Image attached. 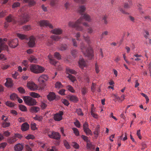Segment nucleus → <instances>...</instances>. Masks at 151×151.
Wrapping results in <instances>:
<instances>
[{"mask_svg": "<svg viewBox=\"0 0 151 151\" xmlns=\"http://www.w3.org/2000/svg\"><path fill=\"white\" fill-rule=\"evenodd\" d=\"M80 49L85 56L88 57L90 59H92L93 56V51L91 47L86 48V46L82 42L81 43Z\"/></svg>", "mask_w": 151, "mask_h": 151, "instance_id": "nucleus-1", "label": "nucleus"}, {"mask_svg": "<svg viewBox=\"0 0 151 151\" xmlns=\"http://www.w3.org/2000/svg\"><path fill=\"white\" fill-rule=\"evenodd\" d=\"M49 77L47 75H42L39 77L38 79V81L39 82L38 86L40 89L43 90L46 86L45 82L48 81Z\"/></svg>", "mask_w": 151, "mask_h": 151, "instance_id": "nucleus-2", "label": "nucleus"}, {"mask_svg": "<svg viewBox=\"0 0 151 151\" xmlns=\"http://www.w3.org/2000/svg\"><path fill=\"white\" fill-rule=\"evenodd\" d=\"M29 69L32 72L35 73H42L45 70L43 67L35 64L31 65L30 66Z\"/></svg>", "mask_w": 151, "mask_h": 151, "instance_id": "nucleus-3", "label": "nucleus"}, {"mask_svg": "<svg viewBox=\"0 0 151 151\" xmlns=\"http://www.w3.org/2000/svg\"><path fill=\"white\" fill-rule=\"evenodd\" d=\"M23 99L25 103L29 106L35 105L37 103L35 99L29 96H24Z\"/></svg>", "mask_w": 151, "mask_h": 151, "instance_id": "nucleus-4", "label": "nucleus"}, {"mask_svg": "<svg viewBox=\"0 0 151 151\" xmlns=\"http://www.w3.org/2000/svg\"><path fill=\"white\" fill-rule=\"evenodd\" d=\"M48 134L50 138L56 139L58 141L60 139L61 135L58 132L54 131L50 132L48 133Z\"/></svg>", "mask_w": 151, "mask_h": 151, "instance_id": "nucleus-5", "label": "nucleus"}, {"mask_svg": "<svg viewBox=\"0 0 151 151\" xmlns=\"http://www.w3.org/2000/svg\"><path fill=\"white\" fill-rule=\"evenodd\" d=\"M40 27H49L50 29H53V26L49 21L45 20H40L38 23Z\"/></svg>", "mask_w": 151, "mask_h": 151, "instance_id": "nucleus-6", "label": "nucleus"}, {"mask_svg": "<svg viewBox=\"0 0 151 151\" xmlns=\"http://www.w3.org/2000/svg\"><path fill=\"white\" fill-rule=\"evenodd\" d=\"M29 19V15L26 13L24 14L22 19H21L19 21V24H22L28 22Z\"/></svg>", "mask_w": 151, "mask_h": 151, "instance_id": "nucleus-7", "label": "nucleus"}, {"mask_svg": "<svg viewBox=\"0 0 151 151\" xmlns=\"http://www.w3.org/2000/svg\"><path fill=\"white\" fill-rule=\"evenodd\" d=\"M7 38H3V39L0 38V44H1L0 48L2 50H6L7 51H9L8 46L6 45H4V41H7Z\"/></svg>", "mask_w": 151, "mask_h": 151, "instance_id": "nucleus-8", "label": "nucleus"}, {"mask_svg": "<svg viewBox=\"0 0 151 151\" xmlns=\"http://www.w3.org/2000/svg\"><path fill=\"white\" fill-rule=\"evenodd\" d=\"M63 113L62 111H60L59 113H56L54 115L53 119L56 121H59L62 119V115Z\"/></svg>", "mask_w": 151, "mask_h": 151, "instance_id": "nucleus-9", "label": "nucleus"}, {"mask_svg": "<svg viewBox=\"0 0 151 151\" xmlns=\"http://www.w3.org/2000/svg\"><path fill=\"white\" fill-rule=\"evenodd\" d=\"M47 99L50 101H52L55 99L57 100L58 99L56 98V95L55 93L53 92H50L47 96Z\"/></svg>", "mask_w": 151, "mask_h": 151, "instance_id": "nucleus-10", "label": "nucleus"}, {"mask_svg": "<svg viewBox=\"0 0 151 151\" xmlns=\"http://www.w3.org/2000/svg\"><path fill=\"white\" fill-rule=\"evenodd\" d=\"M18 41L17 38L12 40V41L9 42V46L13 48L17 47L18 45L17 43Z\"/></svg>", "mask_w": 151, "mask_h": 151, "instance_id": "nucleus-11", "label": "nucleus"}, {"mask_svg": "<svg viewBox=\"0 0 151 151\" xmlns=\"http://www.w3.org/2000/svg\"><path fill=\"white\" fill-rule=\"evenodd\" d=\"M78 20H79V21L76 24L75 28L78 31H82L83 29V28L80 25V24L83 21V19L81 18H80L78 19Z\"/></svg>", "mask_w": 151, "mask_h": 151, "instance_id": "nucleus-12", "label": "nucleus"}, {"mask_svg": "<svg viewBox=\"0 0 151 151\" xmlns=\"http://www.w3.org/2000/svg\"><path fill=\"white\" fill-rule=\"evenodd\" d=\"M78 63L80 67L83 68L86 65V62L84 59L81 57H80L79 59Z\"/></svg>", "mask_w": 151, "mask_h": 151, "instance_id": "nucleus-13", "label": "nucleus"}, {"mask_svg": "<svg viewBox=\"0 0 151 151\" xmlns=\"http://www.w3.org/2000/svg\"><path fill=\"white\" fill-rule=\"evenodd\" d=\"M50 32L55 35H60L62 34L63 30L60 28H57L51 30Z\"/></svg>", "mask_w": 151, "mask_h": 151, "instance_id": "nucleus-14", "label": "nucleus"}, {"mask_svg": "<svg viewBox=\"0 0 151 151\" xmlns=\"http://www.w3.org/2000/svg\"><path fill=\"white\" fill-rule=\"evenodd\" d=\"M67 98L70 101L75 103H77L78 101V97L74 95H68Z\"/></svg>", "mask_w": 151, "mask_h": 151, "instance_id": "nucleus-15", "label": "nucleus"}, {"mask_svg": "<svg viewBox=\"0 0 151 151\" xmlns=\"http://www.w3.org/2000/svg\"><path fill=\"white\" fill-rule=\"evenodd\" d=\"M29 128V125L27 122L23 124L21 126V129L22 131H26L28 130Z\"/></svg>", "mask_w": 151, "mask_h": 151, "instance_id": "nucleus-16", "label": "nucleus"}, {"mask_svg": "<svg viewBox=\"0 0 151 151\" xmlns=\"http://www.w3.org/2000/svg\"><path fill=\"white\" fill-rule=\"evenodd\" d=\"M35 86V87H37V85H36L33 82H28L27 85V87L32 91H34L35 89L34 88Z\"/></svg>", "mask_w": 151, "mask_h": 151, "instance_id": "nucleus-17", "label": "nucleus"}, {"mask_svg": "<svg viewBox=\"0 0 151 151\" xmlns=\"http://www.w3.org/2000/svg\"><path fill=\"white\" fill-rule=\"evenodd\" d=\"M23 147V144L18 143L14 146V149L15 151H21Z\"/></svg>", "mask_w": 151, "mask_h": 151, "instance_id": "nucleus-18", "label": "nucleus"}, {"mask_svg": "<svg viewBox=\"0 0 151 151\" xmlns=\"http://www.w3.org/2000/svg\"><path fill=\"white\" fill-rule=\"evenodd\" d=\"M6 82L5 83V86L8 87H11L13 86V81L11 79L7 78L6 79Z\"/></svg>", "mask_w": 151, "mask_h": 151, "instance_id": "nucleus-19", "label": "nucleus"}, {"mask_svg": "<svg viewBox=\"0 0 151 151\" xmlns=\"http://www.w3.org/2000/svg\"><path fill=\"white\" fill-rule=\"evenodd\" d=\"M29 40L28 42V45L30 47H33L35 45V38H29Z\"/></svg>", "mask_w": 151, "mask_h": 151, "instance_id": "nucleus-20", "label": "nucleus"}, {"mask_svg": "<svg viewBox=\"0 0 151 151\" xmlns=\"http://www.w3.org/2000/svg\"><path fill=\"white\" fill-rule=\"evenodd\" d=\"M40 110V108L36 106H33L31 107L29 109V111L31 113H36Z\"/></svg>", "mask_w": 151, "mask_h": 151, "instance_id": "nucleus-21", "label": "nucleus"}, {"mask_svg": "<svg viewBox=\"0 0 151 151\" xmlns=\"http://www.w3.org/2000/svg\"><path fill=\"white\" fill-rule=\"evenodd\" d=\"M80 18H82L83 20L84 19L86 21L88 22H91L92 20L91 16L87 14H85L82 17Z\"/></svg>", "mask_w": 151, "mask_h": 151, "instance_id": "nucleus-22", "label": "nucleus"}, {"mask_svg": "<svg viewBox=\"0 0 151 151\" xmlns=\"http://www.w3.org/2000/svg\"><path fill=\"white\" fill-rule=\"evenodd\" d=\"M86 9V7L85 6L81 5L79 6L78 9V13L82 14L84 12Z\"/></svg>", "mask_w": 151, "mask_h": 151, "instance_id": "nucleus-23", "label": "nucleus"}, {"mask_svg": "<svg viewBox=\"0 0 151 151\" xmlns=\"http://www.w3.org/2000/svg\"><path fill=\"white\" fill-rule=\"evenodd\" d=\"M17 140L16 138L14 136L12 137L9 138L7 139V142L10 144H12Z\"/></svg>", "mask_w": 151, "mask_h": 151, "instance_id": "nucleus-24", "label": "nucleus"}, {"mask_svg": "<svg viewBox=\"0 0 151 151\" xmlns=\"http://www.w3.org/2000/svg\"><path fill=\"white\" fill-rule=\"evenodd\" d=\"M6 20L7 22H14L15 19V18L13 15H10L6 18Z\"/></svg>", "mask_w": 151, "mask_h": 151, "instance_id": "nucleus-25", "label": "nucleus"}, {"mask_svg": "<svg viewBox=\"0 0 151 151\" xmlns=\"http://www.w3.org/2000/svg\"><path fill=\"white\" fill-rule=\"evenodd\" d=\"M86 147L87 149H89L92 151L95 148V146L92 144L90 141V142H88L87 143Z\"/></svg>", "mask_w": 151, "mask_h": 151, "instance_id": "nucleus-26", "label": "nucleus"}, {"mask_svg": "<svg viewBox=\"0 0 151 151\" xmlns=\"http://www.w3.org/2000/svg\"><path fill=\"white\" fill-rule=\"evenodd\" d=\"M100 126L98 125L95 128V130L93 132V134L95 135H96L95 136V137L97 138L98 137V135L99 134V132L100 131Z\"/></svg>", "mask_w": 151, "mask_h": 151, "instance_id": "nucleus-27", "label": "nucleus"}, {"mask_svg": "<svg viewBox=\"0 0 151 151\" xmlns=\"http://www.w3.org/2000/svg\"><path fill=\"white\" fill-rule=\"evenodd\" d=\"M28 60L31 63H37L38 62L37 59L32 55L30 57Z\"/></svg>", "mask_w": 151, "mask_h": 151, "instance_id": "nucleus-28", "label": "nucleus"}, {"mask_svg": "<svg viewBox=\"0 0 151 151\" xmlns=\"http://www.w3.org/2000/svg\"><path fill=\"white\" fill-rule=\"evenodd\" d=\"M78 21L79 20H78L75 22L72 21H70L68 22V25L70 27L75 28L76 25V24H77V23L78 22Z\"/></svg>", "mask_w": 151, "mask_h": 151, "instance_id": "nucleus-29", "label": "nucleus"}, {"mask_svg": "<svg viewBox=\"0 0 151 151\" xmlns=\"http://www.w3.org/2000/svg\"><path fill=\"white\" fill-rule=\"evenodd\" d=\"M52 39H49L48 40V42L47 45L48 46H50L53 43V41H57L59 40V38H52Z\"/></svg>", "mask_w": 151, "mask_h": 151, "instance_id": "nucleus-30", "label": "nucleus"}, {"mask_svg": "<svg viewBox=\"0 0 151 151\" xmlns=\"http://www.w3.org/2000/svg\"><path fill=\"white\" fill-rule=\"evenodd\" d=\"M132 5L131 1H129L128 2L125 3L124 5V7L125 9H128L130 8Z\"/></svg>", "mask_w": 151, "mask_h": 151, "instance_id": "nucleus-31", "label": "nucleus"}, {"mask_svg": "<svg viewBox=\"0 0 151 151\" xmlns=\"http://www.w3.org/2000/svg\"><path fill=\"white\" fill-rule=\"evenodd\" d=\"M30 95L32 97L35 98H38L41 97L38 93L34 92H30Z\"/></svg>", "mask_w": 151, "mask_h": 151, "instance_id": "nucleus-32", "label": "nucleus"}, {"mask_svg": "<svg viewBox=\"0 0 151 151\" xmlns=\"http://www.w3.org/2000/svg\"><path fill=\"white\" fill-rule=\"evenodd\" d=\"M78 51L76 50H72L71 51V54L74 58L78 56Z\"/></svg>", "mask_w": 151, "mask_h": 151, "instance_id": "nucleus-33", "label": "nucleus"}, {"mask_svg": "<svg viewBox=\"0 0 151 151\" xmlns=\"http://www.w3.org/2000/svg\"><path fill=\"white\" fill-rule=\"evenodd\" d=\"M19 109L21 111H27V107L24 105L19 104Z\"/></svg>", "mask_w": 151, "mask_h": 151, "instance_id": "nucleus-34", "label": "nucleus"}, {"mask_svg": "<svg viewBox=\"0 0 151 151\" xmlns=\"http://www.w3.org/2000/svg\"><path fill=\"white\" fill-rule=\"evenodd\" d=\"M18 97L17 95L15 93H13L10 95V98L12 101L15 100Z\"/></svg>", "mask_w": 151, "mask_h": 151, "instance_id": "nucleus-35", "label": "nucleus"}, {"mask_svg": "<svg viewBox=\"0 0 151 151\" xmlns=\"http://www.w3.org/2000/svg\"><path fill=\"white\" fill-rule=\"evenodd\" d=\"M6 104L8 106H9L10 107H14L16 104H14L13 103H12V102L10 101H7L6 102Z\"/></svg>", "mask_w": 151, "mask_h": 151, "instance_id": "nucleus-36", "label": "nucleus"}, {"mask_svg": "<svg viewBox=\"0 0 151 151\" xmlns=\"http://www.w3.org/2000/svg\"><path fill=\"white\" fill-rule=\"evenodd\" d=\"M58 0H51L50 2V5L52 7L55 6L57 4Z\"/></svg>", "mask_w": 151, "mask_h": 151, "instance_id": "nucleus-37", "label": "nucleus"}, {"mask_svg": "<svg viewBox=\"0 0 151 151\" xmlns=\"http://www.w3.org/2000/svg\"><path fill=\"white\" fill-rule=\"evenodd\" d=\"M33 119L36 120L38 121L39 122H41L43 119V117L42 116H38L36 115L35 117L33 118Z\"/></svg>", "mask_w": 151, "mask_h": 151, "instance_id": "nucleus-38", "label": "nucleus"}, {"mask_svg": "<svg viewBox=\"0 0 151 151\" xmlns=\"http://www.w3.org/2000/svg\"><path fill=\"white\" fill-rule=\"evenodd\" d=\"M73 130V132L76 136H78L79 135V132L77 129L76 128H72Z\"/></svg>", "mask_w": 151, "mask_h": 151, "instance_id": "nucleus-39", "label": "nucleus"}, {"mask_svg": "<svg viewBox=\"0 0 151 151\" xmlns=\"http://www.w3.org/2000/svg\"><path fill=\"white\" fill-rule=\"evenodd\" d=\"M54 56L58 60H60L61 59V55L59 52H55L54 54Z\"/></svg>", "mask_w": 151, "mask_h": 151, "instance_id": "nucleus-40", "label": "nucleus"}, {"mask_svg": "<svg viewBox=\"0 0 151 151\" xmlns=\"http://www.w3.org/2000/svg\"><path fill=\"white\" fill-rule=\"evenodd\" d=\"M19 92L21 94H23L25 93V90L23 88L19 87L17 88Z\"/></svg>", "mask_w": 151, "mask_h": 151, "instance_id": "nucleus-41", "label": "nucleus"}, {"mask_svg": "<svg viewBox=\"0 0 151 151\" xmlns=\"http://www.w3.org/2000/svg\"><path fill=\"white\" fill-rule=\"evenodd\" d=\"M81 138L85 141L87 143L88 142H90V140L88 139V137L85 135H82L81 136Z\"/></svg>", "mask_w": 151, "mask_h": 151, "instance_id": "nucleus-42", "label": "nucleus"}, {"mask_svg": "<svg viewBox=\"0 0 151 151\" xmlns=\"http://www.w3.org/2000/svg\"><path fill=\"white\" fill-rule=\"evenodd\" d=\"M62 85L60 82H57L55 84V87L56 88H62Z\"/></svg>", "mask_w": 151, "mask_h": 151, "instance_id": "nucleus-43", "label": "nucleus"}, {"mask_svg": "<svg viewBox=\"0 0 151 151\" xmlns=\"http://www.w3.org/2000/svg\"><path fill=\"white\" fill-rule=\"evenodd\" d=\"M68 77L71 81L72 82H74L76 80L75 77L69 74Z\"/></svg>", "mask_w": 151, "mask_h": 151, "instance_id": "nucleus-44", "label": "nucleus"}, {"mask_svg": "<svg viewBox=\"0 0 151 151\" xmlns=\"http://www.w3.org/2000/svg\"><path fill=\"white\" fill-rule=\"evenodd\" d=\"M63 143L64 146L67 149H68L70 148V146L67 140H64L63 141Z\"/></svg>", "mask_w": 151, "mask_h": 151, "instance_id": "nucleus-45", "label": "nucleus"}, {"mask_svg": "<svg viewBox=\"0 0 151 151\" xmlns=\"http://www.w3.org/2000/svg\"><path fill=\"white\" fill-rule=\"evenodd\" d=\"M76 112L77 113L78 115L83 116V115L82 110L80 108L77 109L76 110Z\"/></svg>", "mask_w": 151, "mask_h": 151, "instance_id": "nucleus-46", "label": "nucleus"}, {"mask_svg": "<svg viewBox=\"0 0 151 151\" xmlns=\"http://www.w3.org/2000/svg\"><path fill=\"white\" fill-rule=\"evenodd\" d=\"M25 138L27 139H34L35 138L34 136L31 134H28L27 136L25 137Z\"/></svg>", "mask_w": 151, "mask_h": 151, "instance_id": "nucleus-47", "label": "nucleus"}, {"mask_svg": "<svg viewBox=\"0 0 151 151\" xmlns=\"http://www.w3.org/2000/svg\"><path fill=\"white\" fill-rule=\"evenodd\" d=\"M17 36L19 38H27L26 35L19 33L16 34Z\"/></svg>", "mask_w": 151, "mask_h": 151, "instance_id": "nucleus-48", "label": "nucleus"}, {"mask_svg": "<svg viewBox=\"0 0 151 151\" xmlns=\"http://www.w3.org/2000/svg\"><path fill=\"white\" fill-rule=\"evenodd\" d=\"M68 48V47L66 45H62L60 47V49L61 51H64L66 50Z\"/></svg>", "mask_w": 151, "mask_h": 151, "instance_id": "nucleus-49", "label": "nucleus"}, {"mask_svg": "<svg viewBox=\"0 0 151 151\" xmlns=\"http://www.w3.org/2000/svg\"><path fill=\"white\" fill-rule=\"evenodd\" d=\"M67 71L68 72L74 74H75L76 73V72L74 70L69 68L67 69Z\"/></svg>", "mask_w": 151, "mask_h": 151, "instance_id": "nucleus-50", "label": "nucleus"}, {"mask_svg": "<svg viewBox=\"0 0 151 151\" xmlns=\"http://www.w3.org/2000/svg\"><path fill=\"white\" fill-rule=\"evenodd\" d=\"M72 145L73 147L76 149L79 148V145L76 142H73L72 143Z\"/></svg>", "mask_w": 151, "mask_h": 151, "instance_id": "nucleus-51", "label": "nucleus"}, {"mask_svg": "<svg viewBox=\"0 0 151 151\" xmlns=\"http://www.w3.org/2000/svg\"><path fill=\"white\" fill-rule=\"evenodd\" d=\"M31 29L30 25H25L23 27V29L24 30L26 31H27Z\"/></svg>", "mask_w": 151, "mask_h": 151, "instance_id": "nucleus-52", "label": "nucleus"}, {"mask_svg": "<svg viewBox=\"0 0 151 151\" xmlns=\"http://www.w3.org/2000/svg\"><path fill=\"white\" fill-rule=\"evenodd\" d=\"M83 129L84 131L86 129L89 128H88V125L87 122H85L83 125Z\"/></svg>", "mask_w": 151, "mask_h": 151, "instance_id": "nucleus-53", "label": "nucleus"}, {"mask_svg": "<svg viewBox=\"0 0 151 151\" xmlns=\"http://www.w3.org/2000/svg\"><path fill=\"white\" fill-rule=\"evenodd\" d=\"M67 87H68V89L69 91L72 93H74L75 92V90L71 86L69 85Z\"/></svg>", "mask_w": 151, "mask_h": 151, "instance_id": "nucleus-54", "label": "nucleus"}, {"mask_svg": "<svg viewBox=\"0 0 151 151\" xmlns=\"http://www.w3.org/2000/svg\"><path fill=\"white\" fill-rule=\"evenodd\" d=\"M20 5V3L17 2L14 3L12 5V8H14L16 7H19Z\"/></svg>", "mask_w": 151, "mask_h": 151, "instance_id": "nucleus-55", "label": "nucleus"}, {"mask_svg": "<svg viewBox=\"0 0 151 151\" xmlns=\"http://www.w3.org/2000/svg\"><path fill=\"white\" fill-rule=\"evenodd\" d=\"M74 124L76 127L79 128L81 126V124L77 120H76V122H74Z\"/></svg>", "mask_w": 151, "mask_h": 151, "instance_id": "nucleus-56", "label": "nucleus"}, {"mask_svg": "<svg viewBox=\"0 0 151 151\" xmlns=\"http://www.w3.org/2000/svg\"><path fill=\"white\" fill-rule=\"evenodd\" d=\"M10 123L6 122H4L3 123L2 126L4 128L9 127L10 126Z\"/></svg>", "mask_w": 151, "mask_h": 151, "instance_id": "nucleus-57", "label": "nucleus"}, {"mask_svg": "<svg viewBox=\"0 0 151 151\" xmlns=\"http://www.w3.org/2000/svg\"><path fill=\"white\" fill-rule=\"evenodd\" d=\"M107 16L106 15H104L103 17V20L104 21V22L105 24H106L108 23V22L106 20L107 18Z\"/></svg>", "mask_w": 151, "mask_h": 151, "instance_id": "nucleus-58", "label": "nucleus"}, {"mask_svg": "<svg viewBox=\"0 0 151 151\" xmlns=\"http://www.w3.org/2000/svg\"><path fill=\"white\" fill-rule=\"evenodd\" d=\"M0 60H7V58L5 56L2 54H0Z\"/></svg>", "mask_w": 151, "mask_h": 151, "instance_id": "nucleus-59", "label": "nucleus"}, {"mask_svg": "<svg viewBox=\"0 0 151 151\" xmlns=\"http://www.w3.org/2000/svg\"><path fill=\"white\" fill-rule=\"evenodd\" d=\"M62 103L65 105L68 106L69 104L68 101L65 99H63L62 100Z\"/></svg>", "mask_w": 151, "mask_h": 151, "instance_id": "nucleus-60", "label": "nucleus"}, {"mask_svg": "<svg viewBox=\"0 0 151 151\" xmlns=\"http://www.w3.org/2000/svg\"><path fill=\"white\" fill-rule=\"evenodd\" d=\"M141 94L142 96H143L145 98V99H146V104L148 103L149 102V98H148V97L147 96L143 93H141Z\"/></svg>", "mask_w": 151, "mask_h": 151, "instance_id": "nucleus-61", "label": "nucleus"}, {"mask_svg": "<svg viewBox=\"0 0 151 151\" xmlns=\"http://www.w3.org/2000/svg\"><path fill=\"white\" fill-rule=\"evenodd\" d=\"M30 127L32 130H35L36 128V124L35 123H34L33 124H31L30 125Z\"/></svg>", "mask_w": 151, "mask_h": 151, "instance_id": "nucleus-62", "label": "nucleus"}, {"mask_svg": "<svg viewBox=\"0 0 151 151\" xmlns=\"http://www.w3.org/2000/svg\"><path fill=\"white\" fill-rule=\"evenodd\" d=\"M25 148L26 151H32V149L31 147L28 145H25Z\"/></svg>", "mask_w": 151, "mask_h": 151, "instance_id": "nucleus-63", "label": "nucleus"}, {"mask_svg": "<svg viewBox=\"0 0 151 151\" xmlns=\"http://www.w3.org/2000/svg\"><path fill=\"white\" fill-rule=\"evenodd\" d=\"M65 90L63 89L60 90L58 92V93L62 95H65Z\"/></svg>", "mask_w": 151, "mask_h": 151, "instance_id": "nucleus-64", "label": "nucleus"}]
</instances>
